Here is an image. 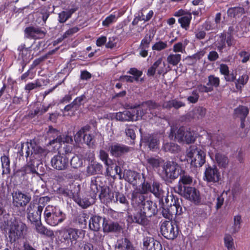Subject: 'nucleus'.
Masks as SVG:
<instances>
[{"label": "nucleus", "mask_w": 250, "mask_h": 250, "mask_svg": "<svg viewBox=\"0 0 250 250\" xmlns=\"http://www.w3.org/2000/svg\"><path fill=\"white\" fill-rule=\"evenodd\" d=\"M13 204L17 208H24L30 202L31 196L18 190L13 193Z\"/></svg>", "instance_id": "9b49d317"}, {"label": "nucleus", "mask_w": 250, "mask_h": 250, "mask_svg": "<svg viewBox=\"0 0 250 250\" xmlns=\"http://www.w3.org/2000/svg\"><path fill=\"white\" fill-rule=\"evenodd\" d=\"M44 217L47 224L56 226L65 219L66 215L60 209L48 206L44 210Z\"/></svg>", "instance_id": "7ed1b4c3"}, {"label": "nucleus", "mask_w": 250, "mask_h": 250, "mask_svg": "<svg viewBox=\"0 0 250 250\" xmlns=\"http://www.w3.org/2000/svg\"><path fill=\"white\" fill-rule=\"evenodd\" d=\"M131 147L117 143H112L109 147V151L111 155L118 157L130 151Z\"/></svg>", "instance_id": "2eb2a0df"}, {"label": "nucleus", "mask_w": 250, "mask_h": 250, "mask_svg": "<svg viewBox=\"0 0 250 250\" xmlns=\"http://www.w3.org/2000/svg\"><path fill=\"white\" fill-rule=\"evenodd\" d=\"M27 38L34 39H42L46 34V31L42 30L40 27L30 26L26 27L24 30Z\"/></svg>", "instance_id": "f3484780"}, {"label": "nucleus", "mask_w": 250, "mask_h": 250, "mask_svg": "<svg viewBox=\"0 0 250 250\" xmlns=\"http://www.w3.org/2000/svg\"><path fill=\"white\" fill-rule=\"evenodd\" d=\"M83 164V159L78 155L73 156L70 161V165L74 168L81 167Z\"/></svg>", "instance_id": "338daca9"}, {"label": "nucleus", "mask_w": 250, "mask_h": 250, "mask_svg": "<svg viewBox=\"0 0 250 250\" xmlns=\"http://www.w3.org/2000/svg\"><path fill=\"white\" fill-rule=\"evenodd\" d=\"M31 146L30 142L21 143L18 147V155L21 157L24 156L26 160L29 159L32 151Z\"/></svg>", "instance_id": "c85d7f7f"}, {"label": "nucleus", "mask_w": 250, "mask_h": 250, "mask_svg": "<svg viewBox=\"0 0 250 250\" xmlns=\"http://www.w3.org/2000/svg\"><path fill=\"white\" fill-rule=\"evenodd\" d=\"M27 164L23 167L20 171L23 176L26 174L32 173L39 175L38 172V167L40 165L39 160H33L32 159L29 158L26 160Z\"/></svg>", "instance_id": "dca6fc26"}, {"label": "nucleus", "mask_w": 250, "mask_h": 250, "mask_svg": "<svg viewBox=\"0 0 250 250\" xmlns=\"http://www.w3.org/2000/svg\"><path fill=\"white\" fill-rule=\"evenodd\" d=\"M147 164L150 167L153 168H158L160 167L161 164L163 162V160L160 157H148L146 159Z\"/></svg>", "instance_id": "de8ad7c7"}, {"label": "nucleus", "mask_w": 250, "mask_h": 250, "mask_svg": "<svg viewBox=\"0 0 250 250\" xmlns=\"http://www.w3.org/2000/svg\"><path fill=\"white\" fill-rule=\"evenodd\" d=\"M143 10H142L138 13V16L136 17L132 22V24L133 25H136L138 24L139 21H149L153 17L154 13L152 10H150L146 15V18H144V14L143 12Z\"/></svg>", "instance_id": "a19ab883"}, {"label": "nucleus", "mask_w": 250, "mask_h": 250, "mask_svg": "<svg viewBox=\"0 0 250 250\" xmlns=\"http://www.w3.org/2000/svg\"><path fill=\"white\" fill-rule=\"evenodd\" d=\"M105 218L98 215H94L92 216L89 221V228L90 230L94 231H98L102 226L104 228V224Z\"/></svg>", "instance_id": "b1692460"}, {"label": "nucleus", "mask_w": 250, "mask_h": 250, "mask_svg": "<svg viewBox=\"0 0 250 250\" xmlns=\"http://www.w3.org/2000/svg\"><path fill=\"white\" fill-rule=\"evenodd\" d=\"M148 200L147 198L141 192H133L131 195V203L133 205L140 208L144 202Z\"/></svg>", "instance_id": "72a5a7b5"}, {"label": "nucleus", "mask_w": 250, "mask_h": 250, "mask_svg": "<svg viewBox=\"0 0 250 250\" xmlns=\"http://www.w3.org/2000/svg\"><path fill=\"white\" fill-rule=\"evenodd\" d=\"M188 200L196 205L201 204L200 193L199 191L195 188L188 187Z\"/></svg>", "instance_id": "2f4dec72"}, {"label": "nucleus", "mask_w": 250, "mask_h": 250, "mask_svg": "<svg viewBox=\"0 0 250 250\" xmlns=\"http://www.w3.org/2000/svg\"><path fill=\"white\" fill-rule=\"evenodd\" d=\"M50 107V105L47 106L44 105H41L40 106L37 107L34 111H32L31 113V116L32 117L35 116H39L42 115L43 114L47 112Z\"/></svg>", "instance_id": "bf43d9fd"}, {"label": "nucleus", "mask_w": 250, "mask_h": 250, "mask_svg": "<svg viewBox=\"0 0 250 250\" xmlns=\"http://www.w3.org/2000/svg\"><path fill=\"white\" fill-rule=\"evenodd\" d=\"M103 166L98 163L94 162L90 164L87 168V172L91 175L100 174L102 172Z\"/></svg>", "instance_id": "09e8293b"}, {"label": "nucleus", "mask_w": 250, "mask_h": 250, "mask_svg": "<svg viewBox=\"0 0 250 250\" xmlns=\"http://www.w3.org/2000/svg\"><path fill=\"white\" fill-rule=\"evenodd\" d=\"M249 113V110L247 107L243 105H240L234 109V117L238 118L240 119H246Z\"/></svg>", "instance_id": "58836bf2"}, {"label": "nucleus", "mask_w": 250, "mask_h": 250, "mask_svg": "<svg viewBox=\"0 0 250 250\" xmlns=\"http://www.w3.org/2000/svg\"><path fill=\"white\" fill-rule=\"evenodd\" d=\"M220 84V79L218 77L213 75H210L208 77V82L207 85L212 88H217Z\"/></svg>", "instance_id": "052dcab7"}, {"label": "nucleus", "mask_w": 250, "mask_h": 250, "mask_svg": "<svg viewBox=\"0 0 250 250\" xmlns=\"http://www.w3.org/2000/svg\"><path fill=\"white\" fill-rule=\"evenodd\" d=\"M225 136L222 134H215L212 137L211 144L216 149H221L224 144Z\"/></svg>", "instance_id": "79ce46f5"}, {"label": "nucleus", "mask_w": 250, "mask_h": 250, "mask_svg": "<svg viewBox=\"0 0 250 250\" xmlns=\"http://www.w3.org/2000/svg\"><path fill=\"white\" fill-rule=\"evenodd\" d=\"M141 175L142 174L131 170H126L124 174L125 180L133 185H137L140 182H142L141 178Z\"/></svg>", "instance_id": "bb28decb"}, {"label": "nucleus", "mask_w": 250, "mask_h": 250, "mask_svg": "<svg viewBox=\"0 0 250 250\" xmlns=\"http://www.w3.org/2000/svg\"><path fill=\"white\" fill-rule=\"evenodd\" d=\"M114 194L115 193L112 192L108 187L104 186L101 188L99 198L102 202L107 204L113 202Z\"/></svg>", "instance_id": "cd10ccee"}, {"label": "nucleus", "mask_w": 250, "mask_h": 250, "mask_svg": "<svg viewBox=\"0 0 250 250\" xmlns=\"http://www.w3.org/2000/svg\"><path fill=\"white\" fill-rule=\"evenodd\" d=\"M60 235H61L62 239L64 242L70 243L73 245V243L75 244L80 237L82 234L83 230L73 228H65L63 229L58 231Z\"/></svg>", "instance_id": "423d86ee"}, {"label": "nucleus", "mask_w": 250, "mask_h": 250, "mask_svg": "<svg viewBox=\"0 0 250 250\" xmlns=\"http://www.w3.org/2000/svg\"><path fill=\"white\" fill-rule=\"evenodd\" d=\"M185 216H178L176 217L175 222L176 224L175 226L177 227L178 230L179 229H183V231H185L188 229L187 225V214L185 213Z\"/></svg>", "instance_id": "49530a36"}, {"label": "nucleus", "mask_w": 250, "mask_h": 250, "mask_svg": "<svg viewBox=\"0 0 250 250\" xmlns=\"http://www.w3.org/2000/svg\"><path fill=\"white\" fill-rule=\"evenodd\" d=\"M91 129L90 125H86L83 126L74 135V139L76 143H81L83 141L89 147L94 146L95 140L90 134H87Z\"/></svg>", "instance_id": "0eeeda50"}, {"label": "nucleus", "mask_w": 250, "mask_h": 250, "mask_svg": "<svg viewBox=\"0 0 250 250\" xmlns=\"http://www.w3.org/2000/svg\"><path fill=\"white\" fill-rule=\"evenodd\" d=\"M154 196L159 199V201L163 200L165 197V191L163 189L161 185L157 181H153L152 183V188L151 191Z\"/></svg>", "instance_id": "e433bc0d"}, {"label": "nucleus", "mask_w": 250, "mask_h": 250, "mask_svg": "<svg viewBox=\"0 0 250 250\" xmlns=\"http://www.w3.org/2000/svg\"><path fill=\"white\" fill-rule=\"evenodd\" d=\"M30 48L31 47H26L24 44H21L18 47V50L20 52L19 59L21 60V72L23 71L26 64L33 58V56L31 57Z\"/></svg>", "instance_id": "f8f14e48"}, {"label": "nucleus", "mask_w": 250, "mask_h": 250, "mask_svg": "<svg viewBox=\"0 0 250 250\" xmlns=\"http://www.w3.org/2000/svg\"><path fill=\"white\" fill-rule=\"evenodd\" d=\"M104 186L100 177L91 180L89 193L90 196L93 200L96 198L97 193L100 190L101 191V188Z\"/></svg>", "instance_id": "393cba45"}, {"label": "nucleus", "mask_w": 250, "mask_h": 250, "mask_svg": "<svg viewBox=\"0 0 250 250\" xmlns=\"http://www.w3.org/2000/svg\"><path fill=\"white\" fill-rule=\"evenodd\" d=\"M122 229L118 223L105 220L103 231L104 232H118Z\"/></svg>", "instance_id": "7c9ffc66"}, {"label": "nucleus", "mask_w": 250, "mask_h": 250, "mask_svg": "<svg viewBox=\"0 0 250 250\" xmlns=\"http://www.w3.org/2000/svg\"><path fill=\"white\" fill-rule=\"evenodd\" d=\"M118 202L123 204L125 206V208H128L129 203L125 196L121 193L116 192L114 194V200H113L112 202L118 203Z\"/></svg>", "instance_id": "8fccbe9b"}, {"label": "nucleus", "mask_w": 250, "mask_h": 250, "mask_svg": "<svg viewBox=\"0 0 250 250\" xmlns=\"http://www.w3.org/2000/svg\"><path fill=\"white\" fill-rule=\"evenodd\" d=\"M143 249L144 250H163L161 243L150 237H146L143 239Z\"/></svg>", "instance_id": "412c9836"}, {"label": "nucleus", "mask_w": 250, "mask_h": 250, "mask_svg": "<svg viewBox=\"0 0 250 250\" xmlns=\"http://www.w3.org/2000/svg\"><path fill=\"white\" fill-rule=\"evenodd\" d=\"M2 167L3 168L2 174H8L10 172V160L6 156H3L1 157Z\"/></svg>", "instance_id": "4d7b16f0"}, {"label": "nucleus", "mask_w": 250, "mask_h": 250, "mask_svg": "<svg viewBox=\"0 0 250 250\" xmlns=\"http://www.w3.org/2000/svg\"><path fill=\"white\" fill-rule=\"evenodd\" d=\"M177 192L185 198L186 200L188 199V176L187 175H183L180 176Z\"/></svg>", "instance_id": "5701e85b"}, {"label": "nucleus", "mask_w": 250, "mask_h": 250, "mask_svg": "<svg viewBox=\"0 0 250 250\" xmlns=\"http://www.w3.org/2000/svg\"><path fill=\"white\" fill-rule=\"evenodd\" d=\"M142 182H141V188L140 189V192L146 194L148 192H151L152 188V184L150 182L149 177L147 176L145 173H142Z\"/></svg>", "instance_id": "473e14b6"}, {"label": "nucleus", "mask_w": 250, "mask_h": 250, "mask_svg": "<svg viewBox=\"0 0 250 250\" xmlns=\"http://www.w3.org/2000/svg\"><path fill=\"white\" fill-rule=\"evenodd\" d=\"M116 247L118 249H124V250H135L133 245L127 238H125L124 240H122L118 241Z\"/></svg>", "instance_id": "603ef678"}, {"label": "nucleus", "mask_w": 250, "mask_h": 250, "mask_svg": "<svg viewBox=\"0 0 250 250\" xmlns=\"http://www.w3.org/2000/svg\"><path fill=\"white\" fill-rule=\"evenodd\" d=\"M54 8L52 9L51 5H42L38 9L36 12L37 21L39 23H42L43 25L46 23V21L50 14L53 12Z\"/></svg>", "instance_id": "4468645a"}, {"label": "nucleus", "mask_w": 250, "mask_h": 250, "mask_svg": "<svg viewBox=\"0 0 250 250\" xmlns=\"http://www.w3.org/2000/svg\"><path fill=\"white\" fill-rule=\"evenodd\" d=\"M35 229L38 233L49 238L54 237V231L43 226L41 222L35 224Z\"/></svg>", "instance_id": "4c0bfd02"}, {"label": "nucleus", "mask_w": 250, "mask_h": 250, "mask_svg": "<svg viewBox=\"0 0 250 250\" xmlns=\"http://www.w3.org/2000/svg\"><path fill=\"white\" fill-rule=\"evenodd\" d=\"M136 129V126L132 125H126V128L125 129V133L126 135L130 137L132 140H134L136 138V134L135 133V130Z\"/></svg>", "instance_id": "0e129e2a"}, {"label": "nucleus", "mask_w": 250, "mask_h": 250, "mask_svg": "<svg viewBox=\"0 0 250 250\" xmlns=\"http://www.w3.org/2000/svg\"><path fill=\"white\" fill-rule=\"evenodd\" d=\"M188 150V160H190L191 171L195 173L197 172V168L205 164L206 153L196 145L190 146Z\"/></svg>", "instance_id": "f03ea898"}, {"label": "nucleus", "mask_w": 250, "mask_h": 250, "mask_svg": "<svg viewBox=\"0 0 250 250\" xmlns=\"http://www.w3.org/2000/svg\"><path fill=\"white\" fill-rule=\"evenodd\" d=\"M9 237L11 242H14L22 237L27 231L26 225L20 220L14 219L9 225Z\"/></svg>", "instance_id": "20e7f679"}, {"label": "nucleus", "mask_w": 250, "mask_h": 250, "mask_svg": "<svg viewBox=\"0 0 250 250\" xmlns=\"http://www.w3.org/2000/svg\"><path fill=\"white\" fill-rule=\"evenodd\" d=\"M163 149L165 151L177 153L180 150V147L177 144L170 142L164 144Z\"/></svg>", "instance_id": "5fc2aeb1"}, {"label": "nucleus", "mask_w": 250, "mask_h": 250, "mask_svg": "<svg viewBox=\"0 0 250 250\" xmlns=\"http://www.w3.org/2000/svg\"><path fill=\"white\" fill-rule=\"evenodd\" d=\"M27 218L31 223L35 224L41 222V215L42 212V207L37 206L34 201L30 202L26 209Z\"/></svg>", "instance_id": "1a4fd4ad"}, {"label": "nucleus", "mask_w": 250, "mask_h": 250, "mask_svg": "<svg viewBox=\"0 0 250 250\" xmlns=\"http://www.w3.org/2000/svg\"><path fill=\"white\" fill-rule=\"evenodd\" d=\"M73 142V139L71 136H68L66 135H61L60 136H57L55 139H52L50 142V145L54 144L55 143H58L61 144L62 143H71Z\"/></svg>", "instance_id": "3c124183"}, {"label": "nucleus", "mask_w": 250, "mask_h": 250, "mask_svg": "<svg viewBox=\"0 0 250 250\" xmlns=\"http://www.w3.org/2000/svg\"><path fill=\"white\" fill-rule=\"evenodd\" d=\"M163 169L166 179L173 180L177 178L179 174L178 171H177V166L174 162H167Z\"/></svg>", "instance_id": "6ab92c4d"}, {"label": "nucleus", "mask_w": 250, "mask_h": 250, "mask_svg": "<svg viewBox=\"0 0 250 250\" xmlns=\"http://www.w3.org/2000/svg\"><path fill=\"white\" fill-rule=\"evenodd\" d=\"M31 153L29 158L32 159L33 160H39L41 159V157L42 155H45V150L41 146L36 144L34 141H31Z\"/></svg>", "instance_id": "a878e982"}, {"label": "nucleus", "mask_w": 250, "mask_h": 250, "mask_svg": "<svg viewBox=\"0 0 250 250\" xmlns=\"http://www.w3.org/2000/svg\"><path fill=\"white\" fill-rule=\"evenodd\" d=\"M244 13L245 9L242 7H230L227 11L229 17L235 19L240 17Z\"/></svg>", "instance_id": "37998d69"}, {"label": "nucleus", "mask_w": 250, "mask_h": 250, "mask_svg": "<svg viewBox=\"0 0 250 250\" xmlns=\"http://www.w3.org/2000/svg\"><path fill=\"white\" fill-rule=\"evenodd\" d=\"M174 16L179 17L178 22L183 28L187 30L188 28V11L186 10L180 9L175 12Z\"/></svg>", "instance_id": "c9c22d12"}, {"label": "nucleus", "mask_w": 250, "mask_h": 250, "mask_svg": "<svg viewBox=\"0 0 250 250\" xmlns=\"http://www.w3.org/2000/svg\"><path fill=\"white\" fill-rule=\"evenodd\" d=\"M215 160L220 168H226L229 165V160L227 156L217 152L215 154Z\"/></svg>", "instance_id": "f704fd0d"}, {"label": "nucleus", "mask_w": 250, "mask_h": 250, "mask_svg": "<svg viewBox=\"0 0 250 250\" xmlns=\"http://www.w3.org/2000/svg\"><path fill=\"white\" fill-rule=\"evenodd\" d=\"M229 28L233 30L234 35L238 38L242 37L247 30L246 23L244 21H240L236 25L230 26Z\"/></svg>", "instance_id": "c756f323"}, {"label": "nucleus", "mask_w": 250, "mask_h": 250, "mask_svg": "<svg viewBox=\"0 0 250 250\" xmlns=\"http://www.w3.org/2000/svg\"><path fill=\"white\" fill-rule=\"evenodd\" d=\"M41 86L42 83L39 80H36L34 83H29L26 84L24 87V89L28 92H30L31 90Z\"/></svg>", "instance_id": "774afa93"}, {"label": "nucleus", "mask_w": 250, "mask_h": 250, "mask_svg": "<svg viewBox=\"0 0 250 250\" xmlns=\"http://www.w3.org/2000/svg\"><path fill=\"white\" fill-rule=\"evenodd\" d=\"M138 109H131L123 112H117L116 114L117 120L121 122L134 121L142 119H151L154 117H159L161 105L152 100L141 103L137 106Z\"/></svg>", "instance_id": "f257e3e1"}, {"label": "nucleus", "mask_w": 250, "mask_h": 250, "mask_svg": "<svg viewBox=\"0 0 250 250\" xmlns=\"http://www.w3.org/2000/svg\"><path fill=\"white\" fill-rule=\"evenodd\" d=\"M222 33H224V35H226V42L227 45L229 47L231 46L233 44V42H234V39L233 37V35H234V34L233 32V30L229 27L227 32L224 31Z\"/></svg>", "instance_id": "13d9d810"}, {"label": "nucleus", "mask_w": 250, "mask_h": 250, "mask_svg": "<svg viewBox=\"0 0 250 250\" xmlns=\"http://www.w3.org/2000/svg\"><path fill=\"white\" fill-rule=\"evenodd\" d=\"M187 131V128L185 126H182L178 129L175 128L174 127H172L170 135L174 136L175 139L178 142L180 143L183 142L188 144V139L187 138V135H186Z\"/></svg>", "instance_id": "4be33fe9"}, {"label": "nucleus", "mask_w": 250, "mask_h": 250, "mask_svg": "<svg viewBox=\"0 0 250 250\" xmlns=\"http://www.w3.org/2000/svg\"><path fill=\"white\" fill-rule=\"evenodd\" d=\"M167 198H165L166 202H167V205L168 207V211L169 212H170L171 215L172 217H173V215H177V206L178 204L176 203V201L174 199V201L172 200H171V202L173 203L170 204L169 205L168 204V202H167Z\"/></svg>", "instance_id": "69168bd1"}, {"label": "nucleus", "mask_w": 250, "mask_h": 250, "mask_svg": "<svg viewBox=\"0 0 250 250\" xmlns=\"http://www.w3.org/2000/svg\"><path fill=\"white\" fill-rule=\"evenodd\" d=\"M203 180L208 183H218L221 180L220 172L215 165H206Z\"/></svg>", "instance_id": "6e6552de"}, {"label": "nucleus", "mask_w": 250, "mask_h": 250, "mask_svg": "<svg viewBox=\"0 0 250 250\" xmlns=\"http://www.w3.org/2000/svg\"><path fill=\"white\" fill-rule=\"evenodd\" d=\"M51 165L52 167L58 170L66 169L69 165V158L63 155L61 153L55 155L51 160Z\"/></svg>", "instance_id": "9d476101"}, {"label": "nucleus", "mask_w": 250, "mask_h": 250, "mask_svg": "<svg viewBox=\"0 0 250 250\" xmlns=\"http://www.w3.org/2000/svg\"><path fill=\"white\" fill-rule=\"evenodd\" d=\"M140 209L149 218L156 214L158 210L156 204L148 199L142 204Z\"/></svg>", "instance_id": "a211bd4d"}, {"label": "nucleus", "mask_w": 250, "mask_h": 250, "mask_svg": "<svg viewBox=\"0 0 250 250\" xmlns=\"http://www.w3.org/2000/svg\"><path fill=\"white\" fill-rule=\"evenodd\" d=\"M148 218L140 209L133 214L129 215L127 221L129 223H136L143 226H146L149 223Z\"/></svg>", "instance_id": "ddd939ff"}, {"label": "nucleus", "mask_w": 250, "mask_h": 250, "mask_svg": "<svg viewBox=\"0 0 250 250\" xmlns=\"http://www.w3.org/2000/svg\"><path fill=\"white\" fill-rule=\"evenodd\" d=\"M142 140L151 150H154L159 147V139L156 134L145 135L142 137Z\"/></svg>", "instance_id": "aec40b11"}, {"label": "nucleus", "mask_w": 250, "mask_h": 250, "mask_svg": "<svg viewBox=\"0 0 250 250\" xmlns=\"http://www.w3.org/2000/svg\"><path fill=\"white\" fill-rule=\"evenodd\" d=\"M218 38L214 42L215 46L217 47V50L222 53L223 49L226 47V35L224 33H221L217 35Z\"/></svg>", "instance_id": "c03bdc74"}, {"label": "nucleus", "mask_w": 250, "mask_h": 250, "mask_svg": "<svg viewBox=\"0 0 250 250\" xmlns=\"http://www.w3.org/2000/svg\"><path fill=\"white\" fill-rule=\"evenodd\" d=\"M181 59V55L179 54H172L168 55L167 57V62L170 64L176 65Z\"/></svg>", "instance_id": "e2e57ef3"}, {"label": "nucleus", "mask_w": 250, "mask_h": 250, "mask_svg": "<svg viewBox=\"0 0 250 250\" xmlns=\"http://www.w3.org/2000/svg\"><path fill=\"white\" fill-rule=\"evenodd\" d=\"M249 80V76L247 74H243L239 79L236 80L235 82V87L237 90H241L243 86L245 85Z\"/></svg>", "instance_id": "6e6d98bb"}, {"label": "nucleus", "mask_w": 250, "mask_h": 250, "mask_svg": "<svg viewBox=\"0 0 250 250\" xmlns=\"http://www.w3.org/2000/svg\"><path fill=\"white\" fill-rule=\"evenodd\" d=\"M160 209H162V213L163 216L169 220H171L173 218L170 212L168 211V207L167 205H165L163 200L159 201Z\"/></svg>", "instance_id": "680f3d73"}, {"label": "nucleus", "mask_w": 250, "mask_h": 250, "mask_svg": "<svg viewBox=\"0 0 250 250\" xmlns=\"http://www.w3.org/2000/svg\"><path fill=\"white\" fill-rule=\"evenodd\" d=\"M160 224L161 232L164 237L167 239L173 240L177 237L179 233L178 229L172 221H162Z\"/></svg>", "instance_id": "39448f33"}, {"label": "nucleus", "mask_w": 250, "mask_h": 250, "mask_svg": "<svg viewBox=\"0 0 250 250\" xmlns=\"http://www.w3.org/2000/svg\"><path fill=\"white\" fill-rule=\"evenodd\" d=\"M73 200L80 207H82L83 208H88L94 202V200H93L92 202H91L86 198H84L83 199L81 198L78 195V192H77L76 195L75 196H73Z\"/></svg>", "instance_id": "a18cd8bd"}, {"label": "nucleus", "mask_w": 250, "mask_h": 250, "mask_svg": "<svg viewBox=\"0 0 250 250\" xmlns=\"http://www.w3.org/2000/svg\"><path fill=\"white\" fill-rule=\"evenodd\" d=\"M206 112V109L203 107H196L188 114V117L200 119L203 118Z\"/></svg>", "instance_id": "ea45409f"}, {"label": "nucleus", "mask_w": 250, "mask_h": 250, "mask_svg": "<svg viewBox=\"0 0 250 250\" xmlns=\"http://www.w3.org/2000/svg\"><path fill=\"white\" fill-rule=\"evenodd\" d=\"M152 66L157 71L158 74L161 75L164 72L166 64L162 58H160L154 62Z\"/></svg>", "instance_id": "864d4df0"}]
</instances>
